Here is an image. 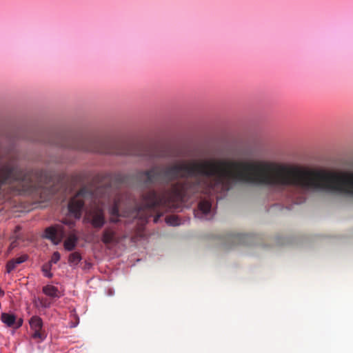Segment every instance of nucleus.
Returning a JSON list of instances; mask_svg holds the SVG:
<instances>
[{
	"label": "nucleus",
	"instance_id": "1",
	"mask_svg": "<svg viewBox=\"0 0 353 353\" xmlns=\"http://www.w3.org/2000/svg\"><path fill=\"white\" fill-rule=\"evenodd\" d=\"M125 176L121 174H98L92 183L84 186L70 200L68 211L75 219H80L87 201L95 206L91 208L85 219L96 229L105 223L103 205L113 199L109 209L110 221L118 223L120 217L146 219L148 211L157 208L168 210L175 203L196 194H214L228 192L234 185V160L206 159L181 161L168 165L160 170L154 166L137 173V179L148 186L157 183L169 184L170 188L161 194L150 190L142 194L141 203L119 212L121 196L117 188L125 182Z\"/></svg>",
	"mask_w": 353,
	"mask_h": 353
},
{
	"label": "nucleus",
	"instance_id": "4",
	"mask_svg": "<svg viewBox=\"0 0 353 353\" xmlns=\"http://www.w3.org/2000/svg\"><path fill=\"white\" fill-rule=\"evenodd\" d=\"M194 216L201 219L209 220L212 218V202L208 199L201 200L197 210L194 212Z\"/></svg>",
	"mask_w": 353,
	"mask_h": 353
},
{
	"label": "nucleus",
	"instance_id": "6",
	"mask_svg": "<svg viewBox=\"0 0 353 353\" xmlns=\"http://www.w3.org/2000/svg\"><path fill=\"white\" fill-rule=\"evenodd\" d=\"M1 321L9 327L18 329L22 326L23 321L21 318L17 319V316L12 313L2 312L1 314Z\"/></svg>",
	"mask_w": 353,
	"mask_h": 353
},
{
	"label": "nucleus",
	"instance_id": "5",
	"mask_svg": "<svg viewBox=\"0 0 353 353\" xmlns=\"http://www.w3.org/2000/svg\"><path fill=\"white\" fill-rule=\"evenodd\" d=\"M64 236L62 226L54 225L48 227L45 230L44 237L50 239L54 244H59Z\"/></svg>",
	"mask_w": 353,
	"mask_h": 353
},
{
	"label": "nucleus",
	"instance_id": "17",
	"mask_svg": "<svg viewBox=\"0 0 353 353\" xmlns=\"http://www.w3.org/2000/svg\"><path fill=\"white\" fill-rule=\"evenodd\" d=\"M0 294H3L4 292L3 290H0Z\"/></svg>",
	"mask_w": 353,
	"mask_h": 353
},
{
	"label": "nucleus",
	"instance_id": "9",
	"mask_svg": "<svg viewBox=\"0 0 353 353\" xmlns=\"http://www.w3.org/2000/svg\"><path fill=\"white\" fill-rule=\"evenodd\" d=\"M78 237L74 234H71L64 241V248L68 251L73 250L77 243Z\"/></svg>",
	"mask_w": 353,
	"mask_h": 353
},
{
	"label": "nucleus",
	"instance_id": "8",
	"mask_svg": "<svg viewBox=\"0 0 353 353\" xmlns=\"http://www.w3.org/2000/svg\"><path fill=\"white\" fill-rule=\"evenodd\" d=\"M28 259V255L23 254L16 259L10 260L6 265L7 272L10 273L15 269L17 265L21 264Z\"/></svg>",
	"mask_w": 353,
	"mask_h": 353
},
{
	"label": "nucleus",
	"instance_id": "13",
	"mask_svg": "<svg viewBox=\"0 0 353 353\" xmlns=\"http://www.w3.org/2000/svg\"><path fill=\"white\" fill-rule=\"evenodd\" d=\"M232 238V240L237 244L245 243L246 239L248 238V235L243 234H233Z\"/></svg>",
	"mask_w": 353,
	"mask_h": 353
},
{
	"label": "nucleus",
	"instance_id": "16",
	"mask_svg": "<svg viewBox=\"0 0 353 353\" xmlns=\"http://www.w3.org/2000/svg\"><path fill=\"white\" fill-rule=\"evenodd\" d=\"M158 219H159V216L154 218V221L155 223L157 222Z\"/></svg>",
	"mask_w": 353,
	"mask_h": 353
},
{
	"label": "nucleus",
	"instance_id": "15",
	"mask_svg": "<svg viewBox=\"0 0 353 353\" xmlns=\"http://www.w3.org/2000/svg\"><path fill=\"white\" fill-rule=\"evenodd\" d=\"M60 258H61L60 253L59 252H54L52 254L51 259L48 263H50L51 265H52V263L55 264L60 260Z\"/></svg>",
	"mask_w": 353,
	"mask_h": 353
},
{
	"label": "nucleus",
	"instance_id": "2",
	"mask_svg": "<svg viewBox=\"0 0 353 353\" xmlns=\"http://www.w3.org/2000/svg\"><path fill=\"white\" fill-rule=\"evenodd\" d=\"M54 144L61 148L81 152L139 157L147 161L168 157L163 150L156 148L143 143L112 139L61 137Z\"/></svg>",
	"mask_w": 353,
	"mask_h": 353
},
{
	"label": "nucleus",
	"instance_id": "18",
	"mask_svg": "<svg viewBox=\"0 0 353 353\" xmlns=\"http://www.w3.org/2000/svg\"><path fill=\"white\" fill-rule=\"evenodd\" d=\"M42 305L44 306V307H48V306L46 303H42Z\"/></svg>",
	"mask_w": 353,
	"mask_h": 353
},
{
	"label": "nucleus",
	"instance_id": "12",
	"mask_svg": "<svg viewBox=\"0 0 353 353\" xmlns=\"http://www.w3.org/2000/svg\"><path fill=\"white\" fill-rule=\"evenodd\" d=\"M165 222L172 226H176L181 224L179 217L176 215L168 216L165 218Z\"/></svg>",
	"mask_w": 353,
	"mask_h": 353
},
{
	"label": "nucleus",
	"instance_id": "3",
	"mask_svg": "<svg viewBox=\"0 0 353 353\" xmlns=\"http://www.w3.org/2000/svg\"><path fill=\"white\" fill-rule=\"evenodd\" d=\"M30 329L33 331L32 337L43 341L46 338V334L43 330V321L38 316H33L29 321Z\"/></svg>",
	"mask_w": 353,
	"mask_h": 353
},
{
	"label": "nucleus",
	"instance_id": "10",
	"mask_svg": "<svg viewBox=\"0 0 353 353\" xmlns=\"http://www.w3.org/2000/svg\"><path fill=\"white\" fill-rule=\"evenodd\" d=\"M43 292L47 296L50 297H57L58 296V290L56 287L50 285H48L43 288Z\"/></svg>",
	"mask_w": 353,
	"mask_h": 353
},
{
	"label": "nucleus",
	"instance_id": "7",
	"mask_svg": "<svg viewBox=\"0 0 353 353\" xmlns=\"http://www.w3.org/2000/svg\"><path fill=\"white\" fill-rule=\"evenodd\" d=\"M101 241L106 245L118 243L119 238L117 235L116 229L112 226L106 227L103 231Z\"/></svg>",
	"mask_w": 353,
	"mask_h": 353
},
{
	"label": "nucleus",
	"instance_id": "14",
	"mask_svg": "<svg viewBox=\"0 0 353 353\" xmlns=\"http://www.w3.org/2000/svg\"><path fill=\"white\" fill-rule=\"evenodd\" d=\"M52 265L50 263H47L43 265L42 266V272L43 275L48 278H52V274L51 273Z\"/></svg>",
	"mask_w": 353,
	"mask_h": 353
},
{
	"label": "nucleus",
	"instance_id": "11",
	"mask_svg": "<svg viewBox=\"0 0 353 353\" xmlns=\"http://www.w3.org/2000/svg\"><path fill=\"white\" fill-rule=\"evenodd\" d=\"M81 260V254L79 252H75L70 254L68 262L71 265H77Z\"/></svg>",
	"mask_w": 353,
	"mask_h": 353
}]
</instances>
